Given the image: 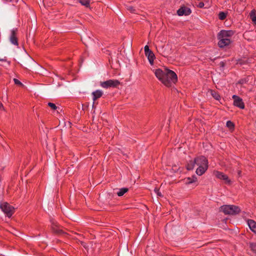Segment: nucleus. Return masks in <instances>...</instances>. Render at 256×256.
Instances as JSON below:
<instances>
[{
	"instance_id": "1",
	"label": "nucleus",
	"mask_w": 256,
	"mask_h": 256,
	"mask_svg": "<svg viewBox=\"0 0 256 256\" xmlns=\"http://www.w3.org/2000/svg\"><path fill=\"white\" fill-rule=\"evenodd\" d=\"M154 74L158 80L167 87L171 86L178 80L176 74L174 71L166 68L164 70L160 68L156 70Z\"/></svg>"
},
{
	"instance_id": "2",
	"label": "nucleus",
	"mask_w": 256,
	"mask_h": 256,
	"mask_svg": "<svg viewBox=\"0 0 256 256\" xmlns=\"http://www.w3.org/2000/svg\"><path fill=\"white\" fill-rule=\"evenodd\" d=\"M234 34L232 30H221L218 34V38L219 40L218 45L220 48H224L230 43L229 38Z\"/></svg>"
},
{
	"instance_id": "3",
	"label": "nucleus",
	"mask_w": 256,
	"mask_h": 256,
	"mask_svg": "<svg viewBox=\"0 0 256 256\" xmlns=\"http://www.w3.org/2000/svg\"><path fill=\"white\" fill-rule=\"evenodd\" d=\"M196 164L198 166L196 173L198 176L202 175L208 168V161L204 156L195 158Z\"/></svg>"
},
{
	"instance_id": "4",
	"label": "nucleus",
	"mask_w": 256,
	"mask_h": 256,
	"mask_svg": "<svg viewBox=\"0 0 256 256\" xmlns=\"http://www.w3.org/2000/svg\"><path fill=\"white\" fill-rule=\"evenodd\" d=\"M220 211L226 214H236L240 212V208L234 205H225L220 208Z\"/></svg>"
},
{
	"instance_id": "5",
	"label": "nucleus",
	"mask_w": 256,
	"mask_h": 256,
	"mask_svg": "<svg viewBox=\"0 0 256 256\" xmlns=\"http://www.w3.org/2000/svg\"><path fill=\"white\" fill-rule=\"evenodd\" d=\"M0 208L9 218L14 212V208L6 202H4L0 204Z\"/></svg>"
},
{
	"instance_id": "6",
	"label": "nucleus",
	"mask_w": 256,
	"mask_h": 256,
	"mask_svg": "<svg viewBox=\"0 0 256 256\" xmlns=\"http://www.w3.org/2000/svg\"><path fill=\"white\" fill-rule=\"evenodd\" d=\"M120 84V82L116 80H108L100 82L101 86L106 88L110 87H116Z\"/></svg>"
},
{
	"instance_id": "7",
	"label": "nucleus",
	"mask_w": 256,
	"mask_h": 256,
	"mask_svg": "<svg viewBox=\"0 0 256 256\" xmlns=\"http://www.w3.org/2000/svg\"><path fill=\"white\" fill-rule=\"evenodd\" d=\"M232 98L234 99V106L238 107L241 109H244V104L242 102V100L239 96L234 95L232 96Z\"/></svg>"
},
{
	"instance_id": "8",
	"label": "nucleus",
	"mask_w": 256,
	"mask_h": 256,
	"mask_svg": "<svg viewBox=\"0 0 256 256\" xmlns=\"http://www.w3.org/2000/svg\"><path fill=\"white\" fill-rule=\"evenodd\" d=\"M192 12L190 9L187 7H182L179 8L177 11V14L178 16H182V15L188 16Z\"/></svg>"
},
{
	"instance_id": "9",
	"label": "nucleus",
	"mask_w": 256,
	"mask_h": 256,
	"mask_svg": "<svg viewBox=\"0 0 256 256\" xmlns=\"http://www.w3.org/2000/svg\"><path fill=\"white\" fill-rule=\"evenodd\" d=\"M214 173L216 176L217 178L224 180L227 182H230V180H229L228 176L226 174H224L223 172L216 171L214 172Z\"/></svg>"
},
{
	"instance_id": "10",
	"label": "nucleus",
	"mask_w": 256,
	"mask_h": 256,
	"mask_svg": "<svg viewBox=\"0 0 256 256\" xmlns=\"http://www.w3.org/2000/svg\"><path fill=\"white\" fill-rule=\"evenodd\" d=\"M16 30H13L11 31V36H10V42L16 46L18 45V38L16 36Z\"/></svg>"
},
{
	"instance_id": "11",
	"label": "nucleus",
	"mask_w": 256,
	"mask_h": 256,
	"mask_svg": "<svg viewBox=\"0 0 256 256\" xmlns=\"http://www.w3.org/2000/svg\"><path fill=\"white\" fill-rule=\"evenodd\" d=\"M250 229L256 234V222L252 220H249L248 222Z\"/></svg>"
},
{
	"instance_id": "12",
	"label": "nucleus",
	"mask_w": 256,
	"mask_h": 256,
	"mask_svg": "<svg viewBox=\"0 0 256 256\" xmlns=\"http://www.w3.org/2000/svg\"><path fill=\"white\" fill-rule=\"evenodd\" d=\"M93 100L95 101L96 99L100 98L102 95V92L100 90H96L92 92Z\"/></svg>"
},
{
	"instance_id": "13",
	"label": "nucleus",
	"mask_w": 256,
	"mask_h": 256,
	"mask_svg": "<svg viewBox=\"0 0 256 256\" xmlns=\"http://www.w3.org/2000/svg\"><path fill=\"white\" fill-rule=\"evenodd\" d=\"M185 183L186 184L195 182L197 181V178L195 176H193L192 177H188L184 179Z\"/></svg>"
},
{
	"instance_id": "14",
	"label": "nucleus",
	"mask_w": 256,
	"mask_h": 256,
	"mask_svg": "<svg viewBox=\"0 0 256 256\" xmlns=\"http://www.w3.org/2000/svg\"><path fill=\"white\" fill-rule=\"evenodd\" d=\"M52 229L53 231L58 234H62V230L60 228L57 224H56L52 222Z\"/></svg>"
},
{
	"instance_id": "15",
	"label": "nucleus",
	"mask_w": 256,
	"mask_h": 256,
	"mask_svg": "<svg viewBox=\"0 0 256 256\" xmlns=\"http://www.w3.org/2000/svg\"><path fill=\"white\" fill-rule=\"evenodd\" d=\"M146 56L148 57V58L150 64H153L154 60L155 58L153 52L151 51L150 52L146 54Z\"/></svg>"
},
{
	"instance_id": "16",
	"label": "nucleus",
	"mask_w": 256,
	"mask_h": 256,
	"mask_svg": "<svg viewBox=\"0 0 256 256\" xmlns=\"http://www.w3.org/2000/svg\"><path fill=\"white\" fill-rule=\"evenodd\" d=\"M208 92L216 100H219L220 98V94L216 91L213 90H210L208 91Z\"/></svg>"
},
{
	"instance_id": "17",
	"label": "nucleus",
	"mask_w": 256,
	"mask_h": 256,
	"mask_svg": "<svg viewBox=\"0 0 256 256\" xmlns=\"http://www.w3.org/2000/svg\"><path fill=\"white\" fill-rule=\"evenodd\" d=\"M196 164L195 159L194 160H190L186 166V168L188 170H192L194 168V166Z\"/></svg>"
},
{
	"instance_id": "18",
	"label": "nucleus",
	"mask_w": 256,
	"mask_h": 256,
	"mask_svg": "<svg viewBox=\"0 0 256 256\" xmlns=\"http://www.w3.org/2000/svg\"><path fill=\"white\" fill-rule=\"evenodd\" d=\"M128 189L126 188H120L119 191L117 192V194L119 196H122L125 193L128 192Z\"/></svg>"
},
{
	"instance_id": "19",
	"label": "nucleus",
	"mask_w": 256,
	"mask_h": 256,
	"mask_svg": "<svg viewBox=\"0 0 256 256\" xmlns=\"http://www.w3.org/2000/svg\"><path fill=\"white\" fill-rule=\"evenodd\" d=\"M226 126L231 130H234V124L230 121L228 120L226 122Z\"/></svg>"
},
{
	"instance_id": "20",
	"label": "nucleus",
	"mask_w": 256,
	"mask_h": 256,
	"mask_svg": "<svg viewBox=\"0 0 256 256\" xmlns=\"http://www.w3.org/2000/svg\"><path fill=\"white\" fill-rule=\"evenodd\" d=\"M250 18L252 21L256 24V15L254 10H252L250 13Z\"/></svg>"
},
{
	"instance_id": "21",
	"label": "nucleus",
	"mask_w": 256,
	"mask_h": 256,
	"mask_svg": "<svg viewBox=\"0 0 256 256\" xmlns=\"http://www.w3.org/2000/svg\"><path fill=\"white\" fill-rule=\"evenodd\" d=\"M79 2L83 6L86 7L90 6V0H78Z\"/></svg>"
},
{
	"instance_id": "22",
	"label": "nucleus",
	"mask_w": 256,
	"mask_h": 256,
	"mask_svg": "<svg viewBox=\"0 0 256 256\" xmlns=\"http://www.w3.org/2000/svg\"><path fill=\"white\" fill-rule=\"evenodd\" d=\"M249 246L250 250L254 252H256V243L255 242H250Z\"/></svg>"
},
{
	"instance_id": "23",
	"label": "nucleus",
	"mask_w": 256,
	"mask_h": 256,
	"mask_svg": "<svg viewBox=\"0 0 256 256\" xmlns=\"http://www.w3.org/2000/svg\"><path fill=\"white\" fill-rule=\"evenodd\" d=\"M226 14L224 12H220L218 14V18L221 20H224L226 18Z\"/></svg>"
},
{
	"instance_id": "24",
	"label": "nucleus",
	"mask_w": 256,
	"mask_h": 256,
	"mask_svg": "<svg viewBox=\"0 0 256 256\" xmlns=\"http://www.w3.org/2000/svg\"><path fill=\"white\" fill-rule=\"evenodd\" d=\"M48 106L53 110H56L58 108V107L54 103L49 102L48 103Z\"/></svg>"
},
{
	"instance_id": "25",
	"label": "nucleus",
	"mask_w": 256,
	"mask_h": 256,
	"mask_svg": "<svg viewBox=\"0 0 256 256\" xmlns=\"http://www.w3.org/2000/svg\"><path fill=\"white\" fill-rule=\"evenodd\" d=\"M14 84L16 85L20 86H23V84L18 79L14 78Z\"/></svg>"
},
{
	"instance_id": "26",
	"label": "nucleus",
	"mask_w": 256,
	"mask_h": 256,
	"mask_svg": "<svg viewBox=\"0 0 256 256\" xmlns=\"http://www.w3.org/2000/svg\"><path fill=\"white\" fill-rule=\"evenodd\" d=\"M145 54L150 52L152 50H150L149 47L148 46H146L144 48Z\"/></svg>"
},
{
	"instance_id": "27",
	"label": "nucleus",
	"mask_w": 256,
	"mask_h": 256,
	"mask_svg": "<svg viewBox=\"0 0 256 256\" xmlns=\"http://www.w3.org/2000/svg\"><path fill=\"white\" fill-rule=\"evenodd\" d=\"M154 192L158 196H162V194L160 193V192L158 188H155Z\"/></svg>"
},
{
	"instance_id": "28",
	"label": "nucleus",
	"mask_w": 256,
	"mask_h": 256,
	"mask_svg": "<svg viewBox=\"0 0 256 256\" xmlns=\"http://www.w3.org/2000/svg\"><path fill=\"white\" fill-rule=\"evenodd\" d=\"M127 10L132 12H134L136 11L135 9H134L133 7L130 6H128Z\"/></svg>"
},
{
	"instance_id": "29",
	"label": "nucleus",
	"mask_w": 256,
	"mask_h": 256,
	"mask_svg": "<svg viewBox=\"0 0 256 256\" xmlns=\"http://www.w3.org/2000/svg\"><path fill=\"white\" fill-rule=\"evenodd\" d=\"M198 6L200 8H202L204 6V3L203 2H200L198 4Z\"/></svg>"
},
{
	"instance_id": "30",
	"label": "nucleus",
	"mask_w": 256,
	"mask_h": 256,
	"mask_svg": "<svg viewBox=\"0 0 256 256\" xmlns=\"http://www.w3.org/2000/svg\"><path fill=\"white\" fill-rule=\"evenodd\" d=\"M0 109L4 111L6 110L5 108L4 107V106H3L2 104L0 102Z\"/></svg>"
},
{
	"instance_id": "31",
	"label": "nucleus",
	"mask_w": 256,
	"mask_h": 256,
	"mask_svg": "<svg viewBox=\"0 0 256 256\" xmlns=\"http://www.w3.org/2000/svg\"><path fill=\"white\" fill-rule=\"evenodd\" d=\"M162 52H163V56H168V52H165V50H164V51Z\"/></svg>"
},
{
	"instance_id": "32",
	"label": "nucleus",
	"mask_w": 256,
	"mask_h": 256,
	"mask_svg": "<svg viewBox=\"0 0 256 256\" xmlns=\"http://www.w3.org/2000/svg\"><path fill=\"white\" fill-rule=\"evenodd\" d=\"M7 2H14L16 3L17 2L18 0H6Z\"/></svg>"
},
{
	"instance_id": "33",
	"label": "nucleus",
	"mask_w": 256,
	"mask_h": 256,
	"mask_svg": "<svg viewBox=\"0 0 256 256\" xmlns=\"http://www.w3.org/2000/svg\"><path fill=\"white\" fill-rule=\"evenodd\" d=\"M28 58L29 59V60H30V61H32V59L30 57V56H28Z\"/></svg>"
},
{
	"instance_id": "34",
	"label": "nucleus",
	"mask_w": 256,
	"mask_h": 256,
	"mask_svg": "<svg viewBox=\"0 0 256 256\" xmlns=\"http://www.w3.org/2000/svg\"><path fill=\"white\" fill-rule=\"evenodd\" d=\"M240 174H241V171L240 170L238 171V174L239 176H240Z\"/></svg>"
}]
</instances>
